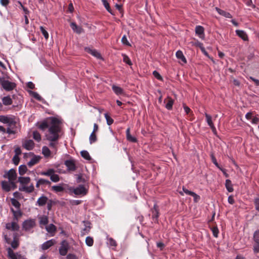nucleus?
Segmentation results:
<instances>
[{"label":"nucleus","instance_id":"4d7b16f0","mask_svg":"<svg viewBox=\"0 0 259 259\" xmlns=\"http://www.w3.org/2000/svg\"><path fill=\"white\" fill-rule=\"evenodd\" d=\"M211 231L213 236L215 238L218 237L219 232L218 228L217 227H212L211 228Z\"/></svg>","mask_w":259,"mask_h":259},{"label":"nucleus","instance_id":"5fc2aeb1","mask_svg":"<svg viewBox=\"0 0 259 259\" xmlns=\"http://www.w3.org/2000/svg\"><path fill=\"white\" fill-rule=\"evenodd\" d=\"M122 56L123 62L130 65H131L132 63L129 57L125 55H123Z\"/></svg>","mask_w":259,"mask_h":259},{"label":"nucleus","instance_id":"79ce46f5","mask_svg":"<svg viewBox=\"0 0 259 259\" xmlns=\"http://www.w3.org/2000/svg\"><path fill=\"white\" fill-rule=\"evenodd\" d=\"M11 202L12 204L17 209H19L20 207V204L19 202L15 198L11 199Z\"/></svg>","mask_w":259,"mask_h":259},{"label":"nucleus","instance_id":"7ed1b4c3","mask_svg":"<svg viewBox=\"0 0 259 259\" xmlns=\"http://www.w3.org/2000/svg\"><path fill=\"white\" fill-rule=\"evenodd\" d=\"M4 177L8 178L11 185L15 186V181L17 179V174L14 169H11L4 175Z\"/></svg>","mask_w":259,"mask_h":259},{"label":"nucleus","instance_id":"412c9836","mask_svg":"<svg viewBox=\"0 0 259 259\" xmlns=\"http://www.w3.org/2000/svg\"><path fill=\"white\" fill-rule=\"evenodd\" d=\"M126 137L127 141L133 143H136L138 140L135 137L132 136L130 134V128H127L126 131Z\"/></svg>","mask_w":259,"mask_h":259},{"label":"nucleus","instance_id":"de8ad7c7","mask_svg":"<svg viewBox=\"0 0 259 259\" xmlns=\"http://www.w3.org/2000/svg\"><path fill=\"white\" fill-rule=\"evenodd\" d=\"M97 140V136L96 135V133H92L91 134L90 136L89 137V141L90 144H92L93 143H95Z\"/></svg>","mask_w":259,"mask_h":259},{"label":"nucleus","instance_id":"774afa93","mask_svg":"<svg viewBox=\"0 0 259 259\" xmlns=\"http://www.w3.org/2000/svg\"><path fill=\"white\" fill-rule=\"evenodd\" d=\"M66 258L67 259H76V257L74 254L69 253L67 255Z\"/></svg>","mask_w":259,"mask_h":259},{"label":"nucleus","instance_id":"393cba45","mask_svg":"<svg viewBox=\"0 0 259 259\" xmlns=\"http://www.w3.org/2000/svg\"><path fill=\"white\" fill-rule=\"evenodd\" d=\"M39 160H40V157L34 156L30 159V160L29 162H28L27 165H28L29 167H32L34 165L37 163L39 162Z\"/></svg>","mask_w":259,"mask_h":259},{"label":"nucleus","instance_id":"c85d7f7f","mask_svg":"<svg viewBox=\"0 0 259 259\" xmlns=\"http://www.w3.org/2000/svg\"><path fill=\"white\" fill-rule=\"evenodd\" d=\"M10 185L11 184L10 182H7L5 181L2 182V188L4 191L6 192H9L11 190Z\"/></svg>","mask_w":259,"mask_h":259},{"label":"nucleus","instance_id":"603ef678","mask_svg":"<svg viewBox=\"0 0 259 259\" xmlns=\"http://www.w3.org/2000/svg\"><path fill=\"white\" fill-rule=\"evenodd\" d=\"M15 126H11L7 128V130H6V132H7L8 134H15L16 133V130H14V127Z\"/></svg>","mask_w":259,"mask_h":259},{"label":"nucleus","instance_id":"7c9ffc66","mask_svg":"<svg viewBox=\"0 0 259 259\" xmlns=\"http://www.w3.org/2000/svg\"><path fill=\"white\" fill-rule=\"evenodd\" d=\"M112 89L113 92L117 95H120L123 94V89L119 87L116 86L115 85H113L112 87Z\"/></svg>","mask_w":259,"mask_h":259},{"label":"nucleus","instance_id":"6e6552de","mask_svg":"<svg viewBox=\"0 0 259 259\" xmlns=\"http://www.w3.org/2000/svg\"><path fill=\"white\" fill-rule=\"evenodd\" d=\"M87 189L82 185H80L78 187L74 188L73 192L77 195H84L87 193Z\"/></svg>","mask_w":259,"mask_h":259},{"label":"nucleus","instance_id":"13d9d810","mask_svg":"<svg viewBox=\"0 0 259 259\" xmlns=\"http://www.w3.org/2000/svg\"><path fill=\"white\" fill-rule=\"evenodd\" d=\"M183 192L186 194L187 195H194V196H196V194L192 191H189L188 190V189H187L186 188H185V187H183Z\"/></svg>","mask_w":259,"mask_h":259},{"label":"nucleus","instance_id":"2eb2a0df","mask_svg":"<svg viewBox=\"0 0 259 259\" xmlns=\"http://www.w3.org/2000/svg\"><path fill=\"white\" fill-rule=\"evenodd\" d=\"M85 50L87 52L91 54L95 57L98 59H102L101 54L96 50L92 49L90 48H85Z\"/></svg>","mask_w":259,"mask_h":259},{"label":"nucleus","instance_id":"473e14b6","mask_svg":"<svg viewBox=\"0 0 259 259\" xmlns=\"http://www.w3.org/2000/svg\"><path fill=\"white\" fill-rule=\"evenodd\" d=\"M225 186L228 192H232L233 191L234 189L233 188V185L230 180L227 179L226 180Z\"/></svg>","mask_w":259,"mask_h":259},{"label":"nucleus","instance_id":"20e7f679","mask_svg":"<svg viewBox=\"0 0 259 259\" xmlns=\"http://www.w3.org/2000/svg\"><path fill=\"white\" fill-rule=\"evenodd\" d=\"M0 83L4 89L7 91H12L16 87L15 83L2 78H0Z\"/></svg>","mask_w":259,"mask_h":259},{"label":"nucleus","instance_id":"c9c22d12","mask_svg":"<svg viewBox=\"0 0 259 259\" xmlns=\"http://www.w3.org/2000/svg\"><path fill=\"white\" fill-rule=\"evenodd\" d=\"M52 190L56 193L63 192L64 188L61 185H56L52 187Z\"/></svg>","mask_w":259,"mask_h":259},{"label":"nucleus","instance_id":"338daca9","mask_svg":"<svg viewBox=\"0 0 259 259\" xmlns=\"http://www.w3.org/2000/svg\"><path fill=\"white\" fill-rule=\"evenodd\" d=\"M9 0H0L1 4L4 7H7L9 4Z\"/></svg>","mask_w":259,"mask_h":259},{"label":"nucleus","instance_id":"2f4dec72","mask_svg":"<svg viewBox=\"0 0 259 259\" xmlns=\"http://www.w3.org/2000/svg\"><path fill=\"white\" fill-rule=\"evenodd\" d=\"M39 225L41 227V225H47L49 223L48 218L46 215H42L39 218Z\"/></svg>","mask_w":259,"mask_h":259},{"label":"nucleus","instance_id":"bb28decb","mask_svg":"<svg viewBox=\"0 0 259 259\" xmlns=\"http://www.w3.org/2000/svg\"><path fill=\"white\" fill-rule=\"evenodd\" d=\"M18 181L22 185V186H23V185L26 186V185H27L30 183V178L28 177H20L18 178Z\"/></svg>","mask_w":259,"mask_h":259},{"label":"nucleus","instance_id":"0eeeda50","mask_svg":"<svg viewBox=\"0 0 259 259\" xmlns=\"http://www.w3.org/2000/svg\"><path fill=\"white\" fill-rule=\"evenodd\" d=\"M69 249V244L65 240H63L61 242V246L59 248V253L62 256L67 254Z\"/></svg>","mask_w":259,"mask_h":259},{"label":"nucleus","instance_id":"b1692460","mask_svg":"<svg viewBox=\"0 0 259 259\" xmlns=\"http://www.w3.org/2000/svg\"><path fill=\"white\" fill-rule=\"evenodd\" d=\"M48 200V198L47 197L45 196H42L38 199L36 202V204L39 206H42L46 204Z\"/></svg>","mask_w":259,"mask_h":259},{"label":"nucleus","instance_id":"4be33fe9","mask_svg":"<svg viewBox=\"0 0 259 259\" xmlns=\"http://www.w3.org/2000/svg\"><path fill=\"white\" fill-rule=\"evenodd\" d=\"M215 10L220 15L226 18H231L232 17V15L229 12H226L217 7L215 8Z\"/></svg>","mask_w":259,"mask_h":259},{"label":"nucleus","instance_id":"9d476101","mask_svg":"<svg viewBox=\"0 0 259 259\" xmlns=\"http://www.w3.org/2000/svg\"><path fill=\"white\" fill-rule=\"evenodd\" d=\"M0 121L4 123H8L10 126H16V122L13 119L6 116H0Z\"/></svg>","mask_w":259,"mask_h":259},{"label":"nucleus","instance_id":"cd10ccee","mask_svg":"<svg viewBox=\"0 0 259 259\" xmlns=\"http://www.w3.org/2000/svg\"><path fill=\"white\" fill-rule=\"evenodd\" d=\"M46 229L48 233L52 234V236H54L56 231V227L53 224H51L46 227Z\"/></svg>","mask_w":259,"mask_h":259},{"label":"nucleus","instance_id":"39448f33","mask_svg":"<svg viewBox=\"0 0 259 259\" xmlns=\"http://www.w3.org/2000/svg\"><path fill=\"white\" fill-rule=\"evenodd\" d=\"M35 222L34 219L25 220L22 224L23 229L26 232H30L35 227Z\"/></svg>","mask_w":259,"mask_h":259},{"label":"nucleus","instance_id":"f257e3e1","mask_svg":"<svg viewBox=\"0 0 259 259\" xmlns=\"http://www.w3.org/2000/svg\"><path fill=\"white\" fill-rule=\"evenodd\" d=\"M61 122L59 119L52 117L44 120L39 125V128L42 131L48 128V133L46 135V137L50 142L49 146L55 150L61 130Z\"/></svg>","mask_w":259,"mask_h":259},{"label":"nucleus","instance_id":"58836bf2","mask_svg":"<svg viewBox=\"0 0 259 259\" xmlns=\"http://www.w3.org/2000/svg\"><path fill=\"white\" fill-rule=\"evenodd\" d=\"M18 170L20 175H23L27 170V166L25 165H21L19 167Z\"/></svg>","mask_w":259,"mask_h":259},{"label":"nucleus","instance_id":"5701e85b","mask_svg":"<svg viewBox=\"0 0 259 259\" xmlns=\"http://www.w3.org/2000/svg\"><path fill=\"white\" fill-rule=\"evenodd\" d=\"M70 26L73 31L78 34H80L83 31L82 28L81 27L77 26L74 22H72L70 24Z\"/></svg>","mask_w":259,"mask_h":259},{"label":"nucleus","instance_id":"dca6fc26","mask_svg":"<svg viewBox=\"0 0 259 259\" xmlns=\"http://www.w3.org/2000/svg\"><path fill=\"white\" fill-rule=\"evenodd\" d=\"M204 28L200 25L196 26L195 28V32L196 34H197L199 37L201 39H204Z\"/></svg>","mask_w":259,"mask_h":259},{"label":"nucleus","instance_id":"6ab92c4d","mask_svg":"<svg viewBox=\"0 0 259 259\" xmlns=\"http://www.w3.org/2000/svg\"><path fill=\"white\" fill-rule=\"evenodd\" d=\"M34 187L32 184L28 186L23 185L21 188H19V190L24 191L27 193H31L34 191Z\"/></svg>","mask_w":259,"mask_h":259},{"label":"nucleus","instance_id":"4468645a","mask_svg":"<svg viewBox=\"0 0 259 259\" xmlns=\"http://www.w3.org/2000/svg\"><path fill=\"white\" fill-rule=\"evenodd\" d=\"M51 184V183L49 180L41 178L37 181L36 187L38 188L40 186H50Z\"/></svg>","mask_w":259,"mask_h":259},{"label":"nucleus","instance_id":"a18cd8bd","mask_svg":"<svg viewBox=\"0 0 259 259\" xmlns=\"http://www.w3.org/2000/svg\"><path fill=\"white\" fill-rule=\"evenodd\" d=\"M104 116L108 125H110L113 123V119L108 114V113H105Z\"/></svg>","mask_w":259,"mask_h":259},{"label":"nucleus","instance_id":"69168bd1","mask_svg":"<svg viewBox=\"0 0 259 259\" xmlns=\"http://www.w3.org/2000/svg\"><path fill=\"white\" fill-rule=\"evenodd\" d=\"M18 3L20 4V5L21 6V7L22 8V10H23L24 12L25 13V15H27V14H29V11L25 7H24L22 5V4L21 3V2H18Z\"/></svg>","mask_w":259,"mask_h":259},{"label":"nucleus","instance_id":"423d86ee","mask_svg":"<svg viewBox=\"0 0 259 259\" xmlns=\"http://www.w3.org/2000/svg\"><path fill=\"white\" fill-rule=\"evenodd\" d=\"M7 252L8 257L10 259H27L25 256L19 252L15 253L10 247L7 249Z\"/></svg>","mask_w":259,"mask_h":259},{"label":"nucleus","instance_id":"c756f323","mask_svg":"<svg viewBox=\"0 0 259 259\" xmlns=\"http://www.w3.org/2000/svg\"><path fill=\"white\" fill-rule=\"evenodd\" d=\"M176 56L178 59L181 60L183 63H186V59L184 56L183 53L181 51H178L176 53Z\"/></svg>","mask_w":259,"mask_h":259},{"label":"nucleus","instance_id":"680f3d73","mask_svg":"<svg viewBox=\"0 0 259 259\" xmlns=\"http://www.w3.org/2000/svg\"><path fill=\"white\" fill-rule=\"evenodd\" d=\"M12 160H13V163L14 164L18 165L19 162V160H20L19 156H18L17 155H15L14 156V157H13Z\"/></svg>","mask_w":259,"mask_h":259},{"label":"nucleus","instance_id":"4c0bfd02","mask_svg":"<svg viewBox=\"0 0 259 259\" xmlns=\"http://www.w3.org/2000/svg\"><path fill=\"white\" fill-rule=\"evenodd\" d=\"M29 94L35 99L39 101H41L42 98L37 93L33 91H29Z\"/></svg>","mask_w":259,"mask_h":259},{"label":"nucleus","instance_id":"3c124183","mask_svg":"<svg viewBox=\"0 0 259 259\" xmlns=\"http://www.w3.org/2000/svg\"><path fill=\"white\" fill-rule=\"evenodd\" d=\"M19 243L18 240L15 237L11 243V246L13 249H16L19 246Z\"/></svg>","mask_w":259,"mask_h":259},{"label":"nucleus","instance_id":"8fccbe9b","mask_svg":"<svg viewBox=\"0 0 259 259\" xmlns=\"http://www.w3.org/2000/svg\"><path fill=\"white\" fill-rule=\"evenodd\" d=\"M85 243L89 246H92L94 243V240L92 237L88 236L85 239Z\"/></svg>","mask_w":259,"mask_h":259},{"label":"nucleus","instance_id":"09e8293b","mask_svg":"<svg viewBox=\"0 0 259 259\" xmlns=\"http://www.w3.org/2000/svg\"><path fill=\"white\" fill-rule=\"evenodd\" d=\"M253 240L254 243H259V230H256L253 235Z\"/></svg>","mask_w":259,"mask_h":259},{"label":"nucleus","instance_id":"a878e982","mask_svg":"<svg viewBox=\"0 0 259 259\" xmlns=\"http://www.w3.org/2000/svg\"><path fill=\"white\" fill-rule=\"evenodd\" d=\"M11 211L13 212L14 219L13 220L16 221V222L18 221V219L22 215L21 211L18 209L17 210H15L13 208H11Z\"/></svg>","mask_w":259,"mask_h":259},{"label":"nucleus","instance_id":"a19ab883","mask_svg":"<svg viewBox=\"0 0 259 259\" xmlns=\"http://www.w3.org/2000/svg\"><path fill=\"white\" fill-rule=\"evenodd\" d=\"M103 4L107 11L111 14L113 15L112 10L111 9L109 4L106 0H102Z\"/></svg>","mask_w":259,"mask_h":259},{"label":"nucleus","instance_id":"c03bdc74","mask_svg":"<svg viewBox=\"0 0 259 259\" xmlns=\"http://www.w3.org/2000/svg\"><path fill=\"white\" fill-rule=\"evenodd\" d=\"M85 223V228L83 229V231L81 232V234L82 235H84L85 233H88L90 231L91 227L90 226L89 222H84Z\"/></svg>","mask_w":259,"mask_h":259},{"label":"nucleus","instance_id":"f8f14e48","mask_svg":"<svg viewBox=\"0 0 259 259\" xmlns=\"http://www.w3.org/2000/svg\"><path fill=\"white\" fill-rule=\"evenodd\" d=\"M34 146V143L32 140H25L22 143V147L27 150H31Z\"/></svg>","mask_w":259,"mask_h":259},{"label":"nucleus","instance_id":"e433bc0d","mask_svg":"<svg viewBox=\"0 0 259 259\" xmlns=\"http://www.w3.org/2000/svg\"><path fill=\"white\" fill-rule=\"evenodd\" d=\"M42 153L45 157H48L51 154V151L47 146H44L42 148Z\"/></svg>","mask_w":259,"mask_h":259},{"label":"nucleus","instance_id":"f03ea898","mask_svg":"<svg viewBox=\"0 0 259 259\" xmlns=\"http://www.w3.org/2000/svg\"><path fill=\"white\" fill-rule=\"evenodd\" d=\"M57 171L53 168H49L46 171H41L40 174L41 176L50 177V180L54 183H57L60 181L59 176L56 174Z\"/></svg>","mask_w":259,"mask_h":259},{"label":"nucleus","instance_id":"6e6d98bb","mask_svg":"<svg viewBox=\"0 0 259 259\" xmlns=\"http://www.w3.org/2000/svg\"><path fill=\"white\" fill-rule=\"evenodd\" d=\"M253 251L255 254L259 253V243H254L253 245Z\"/></svg>","mask_w":259,"mask_h":259},{"label":"nucleus","instance_id":"9b49d317","mask_svg":"<svg viewBox=\"0 0 259 259\" xmlns=\"http://www.w3.org/2000/svg\"><path fill=\"white\" fill-rule=\"evenodd\" d=\"M64 164L67 168L69 171H74L76 170V167L75 166V161L73 159L66 160L64 162Z\"/></svg>","mask_w":259,"mask_h":259},{"label":"nucleus","instance_id":"0e129e2a","mask_svg":"<svg viewBox=\"0 0 259 259\" xmlns=\"http://www.w3.org/2000/svg\"><path fill=\"white\" fill-rule=\"evenodd\" d=\"M254 204L255 209L259 212V198H256L254 199Z\"/></svg>","mask_w":259,"mask_h":259},{"label":"nucleus","instance_id":"052dcab7","mask_svg":"<svg viewBox=\"0 0 259 259\" xmlns=\"http://www.w3.org/2000/svg\"><path fill=\"white\" fill-rule=\"evenodd\" d=\"M153 75L157 79H158L159 80H162V76L160 75V74L157 71H156V70L154 71L153 72Z\"/></svg>","mask_w":259,"mask_h":259},{"label":"nucleus","instance_id":"864d4df0","mask_svg":"<svg viewBox=\"0 0 259 259\" xmlns=\"http://www.w3.org/2000/svg\"><path fill=\"white\" fill-rule=\"evenodd\" d=\"M40 30L43 35L44 36L45 38L47 39L49 38V33L46 31V30L45 29V28L43 26L40 27Z\"/></svg>","mask_w":259,"mask_h":259},{"label":"nucleus","instance_id":"aec40b11","mask_svg":"<svg viewBox=\"0 0 259 259\" xmlns=\"http://www.w3.org/2000/svg\"><path fill=\"white\" fill-rule=\"evenodd\" d=\"M236 34L241 38L244 41L248 40V36L246 33L241 30H236L235 31Z\"/></svg>","mask_w":259,"mask_h":259},{"label":"nucleus","instance_id":"f3484780","mask_svg":"<svg viewBox=\"0 0 259 259\" xmlns=\"http://www.w3.org/2000/svg\"><path fill=\"white\" fill-rule=\"evenodd\" d=\"M55 243V241L53 239L49 240L46 241L41 245V249L42 250H47L52 246Z\"/></svg>","mask_w":259,"mask_h":259},{"label":"nucleus","instance_id":"72a5a7b5","mask_svg":"<svg viewBox=\"0 0 259 259\" xmlns=\"http://www.w3.org/2000/svg\"><path fill=\"white\" fill-rule=\"evenodd\" d=\"M107 244L113 248H115L117 246L116 241L112 238H107Z\"/></svg>","mask_w":259,"mask_h":259},{"label":"nucleus","instance_id":"f704fd0d","mask_svg":"<svg viewBox=\"0 0 259 259\" xmlns=\"http://www.w3.org/2000/svg\"><path fill=\"white\" fill-rule=\"evenodd\" d=\"M2 101L5 105H10L12 104V100L10 96L4 97Z\"/></svg>","mask_w":259,"mask_h":259},{"label":"nucleus","instance_id":"37998d69","mask_svg":"<svg viewBox=\"0 0 259 259\" xmlns=\"http://www.w3.org/2000/svg\"><path fill=\"white\" fill-rule=\"evenodd\" d=\"M205 116L206 117V122H207L208 125L209 126L214 125V124L212 122V121L211 116L210 115L207 114L206 113H205Z\"/></svg>","mask_w":259,"mask_h":259},{"label":"nucleus","instance_id":"ddd939ff","mask_svg":"<svg viewBox=\"0 0 259 259\" xmlns=\"http://www.w3.org/2000/svg\"><path fill=\"white\" fill-rule=\"evenodd\" d=\"M152 219L155 223L158 222V218L159 217V211L158 206L156 204H154L153 208L151 209Z\"/></svg>","mask_w":259,"mask_h":259},{"label":"nucleus","instance_id":"ea45409f","mask_svg":"<svg viewBox=\"0 0 259 259\" xmlns=\"http://www.w3.org/2000/svg\"><path fill=\"white\" fill-rule=\"evenodd\" d=\"M80 154L81 156L86 160H90L91 159L89 153L86 150L81 151Z\"/></svg>","mask_w":259,"mask_h":259},{"label":"nucleus","instance_id":"49530a36","mask_svg":"<svg viewBox=\"0 0 259 259\" xmlns=\"http://www.w3.org/2000/svg\"><path fill=\"white\" fill-rule=\"evenodd\" d=\"M33 138L37 142H39L41 140V136L37 131H34L33 132Z\"/></svg>","mask_w":259,"mask_h":259},{"label":"nucleus","instance_id":"1a4fd4ad","mask_svg":"<svg viewBox=\"0 0 259 259\" xmlns=\"http://www.w3.org/2000/svg\"><path fill=\"white\" fill-rule=\"evenodd\" d=\"M17 222H16V221L13 220L11 223H7L6 224V229L13 231H18L20 227Z\"/></svg>","mask_w":259,"mask_h":259},{"label":"nucleus","instance_id":"a211bd4d","mask_svg":"<svg viewBox=\"0 0 259 259\" xmlns=\"http://www.w3.org/2000/svg\"><path fill=\"white\" fill-rule=\"evenodd\" d=\"M164 103H165V108L168 110H171L172 108L174 101L171 98L168 97L164 100Z\"/></svg>","mask_w":259,"mask_h":259},{"label":"nucleus","instance_id":"e2e57ef3","mask_svg":"<svg viewBox=\"0 0 259 259\" xmlns=\"http://www.w3.org/2000/svg\"><path fill=\"white\" fill-rule=\"evenodd\" d=\"M211 158L212 162L218 168H219L221 166L219 165V163H218L217 159L214 156L213 154L211 155Z\"/></svg>","mask_w":259,"mask_h":259},{"label":"nucleus","instance_id":"bf43d9fd","mask_svg":"<svg viewBox=\"0 0 259 259\" xmlns=\"http://www.w3.org/2000/svg\"><path fill=\"white\" fill-rule=\"evenodd\" d=\"M121 42L123 45H125L127 46H130L131 44L129 43L127 40V37L126 35H124L121 38Z\"/></svg>","mask_w":259,"mask_h":259}]
</instances>
